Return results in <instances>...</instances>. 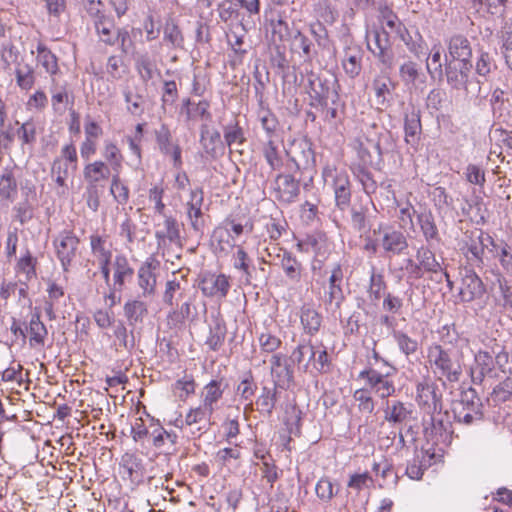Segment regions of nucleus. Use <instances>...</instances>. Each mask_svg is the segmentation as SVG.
Returning a JSON list of instances; mask_svg holds the SVG:
<instances>
[{"label":"nucleus","mask_w":512,"mask_h":512,"mask_svg":"<svg viewBox=\"0 0 512 512\" xmlns=\"http://www.w3.org/2000/svg\"><path fill=\"white\" fill-rule=\"evenodd\" d=\"M362 52L357 49H349L345 52L344 59L342 61L343 69L345 73L351 77H357L362 70Z\"/></svg>","instance_id":"obj_43"},{"label":"nucleus","mask_w":512,"mask_h":512,"mask_svg":"<svg viewBox=\"0 0 512 512\" xmlns=\"http://www.w3.org/2000/svg\"><path fill=\"white\" fill-rule=\"evenodd\" d=\"M405 141L411 146L417 145L421 133L420 111L412 108L405 114L404 121Z\"/></svg>","instance_id":"obj_28"},{"label":"nucleus","mask_w":512,"mask_h":512,"mask_svg":"<svg viewBox=\"0 0 512 512\" xmlns=\"http://www.w3.org/2000/svg\"><path fill=\"white\" fill-rule=\"evenodd\" d=\"M200 144L206 155L213 159L224 153L220 132L211 129L207 124H202L200 127Z\"/></svg>","instance_id":"obj_18"},{"label":"nucleus","mask_w":512,"mask_h":512,"mask_svg":"<svg viewBox=\"0 0 512 512\" xmlns=\"http://www.w3.org/2000/svg\"><path fill=\"white\" fill-rule=\"evenodd\" d=\"M113 267V289L122 291L125 283L127 281H131L134 275V270L124 255H117L115 257Z\"/></svg>","instance_id":"obj_23"},{"label":"nucleus","mask_w":512,"mask_h":512,"mask_svg":"<svg viewBox=\"0 0 512 512\" xmlns=\"http://www.w3.org/2000/svg\"><path fill=\"white\" fill-rule=\"evenodd\" d=\"M496 68L497 66L493 57L488 52L480 51L475 64V71L477 75L488 79Z\"/></svg>","instance_id":"obj_50"},{"label":"nucleus","mask_w":512,"mask_h":512,"mask_svg":"<svg viewBox=\"0 0 512 512\" xmlns=\"http://www.w3.org/2000/svg\"><path fill=\"white\" fill-rule=\"evenodd\" d=\"M418 224L427 243L431 245L432 241H440L439 232L431 211H425L417 216Z\"/></svg>","instance_id":"obj_39"},{"label":"nucleus","mask_w":512,"mask_h":512,"mask_svg":"<svg viewBox=\"0 0 512 512\" xmlns=\"http://www.w3.org/2000/svg\"><path fill=\"white\" fill-rule=\"evenodd\" d=\"M83 176L89 186H96V183L109 178L110 168L103 161H95L84 167Z\"/></svg>","instance_id":"obj_35"},{"label":"nucleus","mask_w":512,"mask_h":512,"mask_svg":"<svg viewBox=\"0 0 512 512\" xmlns=\"http://www.w3.org/2000/svg\"><path fill=\"white\" fill-rule=\"evenodd\" d=\"M103 156L110 164L112 170L115 171V173H119V170L122 167L123 157L120 150L113 142L105 143Z\"/></svg>","instance_id":"obj_63"},{"label":"nucleus","mask_w":512,"mask_h":512,"mask_svg":"<svg viewBox=\"0 0 512 512\" xmlns=\"http://www.w3.org/2000/svg\"><path fill=\"white\" fill-rule=\"evenodd\" d=\"M494 355V366L496 365L503 373H512V357L499 345L492 348Z\"/></svg>","instance_id":"obj_62"},{"label":"nucleus","mask_w":512,"mask_h":512,"mask_svg":"<svg viewBox=\"0 0 512 512\" xmlns=\"http://www.w3.org/2000/svg\"><path fill=\"white\" fill-rule=\"evenodd\" d=\"M443 405L437 407L433 412H427L428 419L423 418L424 433L428 439H433L438 435H442L448 430L449 415L448 412H443Z\"/></svg>","instance_id":"obj_17"},{"label":"nucleus","mask_w":512,"mask_h":512,"mask_svg":"<svg viewBox=\"0 0 512 512\" xmlns=\"http://www.w3.org/2000/svg\"><path fill=\"white\" fill-rule=\"evenodd\" d=\"M37 60L43 66L45 71L51 75L58 72L57 57L43 43L37 45Z\"/></svg>","instance_id":"obj_47"},{"label":"nucleus","mask_w":512,"mask_h":512,"mask_svg":"<svg viewBox=\"0 0 512 512\" xmlns=\"http://www.w3.org/2000/svg\"><path fill=\"white\" fill-rule=\"evenodd\" d=\"M156 266L152 262H145L138 270V285L142 289L144 297L152 296L155 293Z\"/></svg>","instance_id":"obj_30"},{"label":"nucleus","mask_w":512,"mask_h":512,"mask_svg":"<svg viewBox=\"0 0 512 512\" xmlns=\"http://www.w3.org/2000/svg\"><path fill=\"white\" fill-rule=\"evenodd\" d=\"M79 239L71 231H64L54 240L56 253L61 261L64 271L68 270L71 261L75 257Z\"/></svg>","instance_id":"obj_11"},{"label":"nucleus","mask_w":512,"mask_h":512,"mask_svg":"<svg viewBox=\"0 0 512 512\" xmlns=\"http://www.w3.org/2000/svg\"><path fill=\"white\" fill-rule=\"evenodd\" d=\"M498 292L493 296L495 305L512 314V285L504 278H498Z\"/></svg>","instance_id":"obj_40"},{"label":"nucleus","mask_w":512,"mask_h":512,"mask_svg":"<svg viewBox=\"0 0 512 512\" xmlns=\"http://www.w3.org/2000/svg\"><path fill=\"white\" fill-rule=\"evenodd\" d=\"M300 321L305 334L314 336L320 330L322 325V316L313 307L304 305L300 310Z\"/></svg>","instance_id":"obj_27"},{"label":"nucleus","mask_w":512,"mask_h":512,"mask_svg":"<svg viewBox=\"0 0 512 512\" xmlns=\"http://www.w3.org/2000/svg\"><path fill=\"white\" fill-rule=\"evenodd\" d=\"M114 336L119 341V346L131 352L135 347V337L133 330L128 331L122 321H119L114 329Z\"/></svg>","instance_id":"obj_57"},{"label":"nucleus","mask_w":512,"mask_h":512,"mask_svg":"<svg viewBox=\"0 0 512 512\" xmlns=\"http://www.w3.org/2000/svg\"><path fill=\"white\" fill-rule=\"evenodd\" d=\"M461 286L460 297L464 302H471L482 298L486 292V287L481 278L472 269L464 268L460 271Z\"/></svg>","instance_id":"obj_6"},{"label":"nucleus","mask_w":512,"mask_h":512,"mask_svg":"<svg viewBox=\"0 0 512 512\" xmlns=\"http://www.w3.org/2000/svg\"><path fill=\"white\" fill-rule=\"evenodd\" d=\"M389 375L390 372L380 373L373 368H367L359 373V378L366 380L367 384L385 399L396 391L394 383L387 379Z\"/></svg>","instance_id":"obj_10"},{"label":"nucleus","mask_w":512,"mask_h":512,"mask_svg":"<svg viewBox=\"0 0 512 512\" xmlns=\"http://www.w3.org/2000/svg\"><path fill=\"white\" fill-rule=\"evenodd\" d=\"M158 229L155 232L158 249H164L170 243H180V231L178 222L175 218L169 216L165 217L163 225H157Z\"/></svg>","instance_id":"obj_20"},{"label":"nucleus","mask_w":512,"mask_h":512,"mask_svg":"<svg viewBox=\"0 0 512 512\" xmlns=\"http://www.w3.org/2000/svg\"><path fill=\"white\" fill-rule=\"evenodd\" d=\"M215 412V408L201 404L196 408H191L185 416V423L189 426L200 424L198 431L208 430L213 424L211 417Z\"/></svg>","instance_id":"obj_22"},{"label":"nucleus","mask_w":512,"mask_h":512,"mask_svg":"<svg viewBox=\"0 0 512 512\" xmlns=\"http://www.w3.org/2000/svg\"><path fill=\"white\" fill-rule=\"evenodd\" d=\"M189 293L190 290L182 287L180 281L176 278L168 280L165 285L163 302L170 307H174Z\"/></svg>","instance_id":"obj_38"},{"label":"nucleus","mask_w":512,"mask_h":512,"mask_svg":"<svg viewBox=\"0 0 512 512\" xmlns=\"http://www.w3.org/2000/svg\"><path fill=\"white\" fill-rule=\"evenodd\" d=\"M281 267L289 279L295 281L300 280L302 269L301 263L298 262L290 252L284 251L281 259Z\"/></svg>","instance_id":"obj_48"},{"label":"nucleus","mask_w":512,"mask_h":512,"mask_svg":"<svg viewBox=\"0 0 512 512\" xmlns=\"http://www.w3.org/2000/svg\"><path fill=\"white\" fill-rule=\"evenodd\" d=\"M343 280V270L340 264H336L329 278V289L327 292L326 302L329 305H334L336 308H340L342 302L344 301V293L341 287V283Z\"/></svg>","instance_id":"obj_21"},{"label":"nucleus","mask_w":512,"mask_h":512,"mask_svg":"<svg viewBox=\"0 0 512 512\" xmlns=\"http://www.w3.org/2000/svg\"><path fill=\"white\" fill-rule=\"evenodd\" d=\"M163 34L164 41L170 43L172 47H183L184 37L182 35L180 28L173 20H169L166 22Z\"/></svg>","instance_id":"obj_56"},{"label":"nucleus","mask_w":512,"mask_h":512,"mask_svg":"<svg viewBox=\"0 0 512 512\" xmlns=\"http://www.w3.org/2000/svg\"><path fill=\"white\" fill-rule=\"evenodd\" d=\"M467 238L466 248L468 254L466 257L473 265L481 267L484 264V251L488 249L490 245L494 246V240L489 234L481 230L471 231L470 234L467 235Z\"/></svg>","instance_id":"obj_5"},{"label":"nucleus","mask_w":512,"mask_h":512,"mask_svg":"<svg viewBox=\"0 0 512 512\" xmlns=\"http://www.w3.org/2000/svg\"><path fill=\"white\" fill-rule=\"evenodd\" d=\"M40 318V311L38 308H35L27 328V331L30 335L29 344L31 347L45 345V339L48 335V330Z\"/></svg>","instance_id":"obj_24"},{"label":"nucleus","mask_w":512,"mask_h":512,"mask_svg":"<svg viewBox=\"0 0 512 512\" xmlns=\"http://www.w3.org/2000/svg\"><path fill=\"white\" fill-rule=\"evenodd\" d=\"M257 385L251 372L246 373L245 377L240 381L236 388V394L240 396L243 401H249L245 410H253L252 397L255 394Z\"/></svg>","instance_id":"obj_45"},{"label":"nucleus","mask_w":512,"mask_h":512,"mask_svg":"<svg viewBox=\"0 0 512 512\" xmlns=\"http://www.w3.org/2000/svg\"><path fill=\"white\" fill-rule=\"evenodd\" d=\"M368 49L378 60L381 73L384 75H389L395 66V54L392 50V47L374 49L370 44H368Z\"/></svg>","instance_id":"obj_41"},{"label":"nucleus","mask_w":512,"mask_h":512,"mask_svg":"<svg viewBox=\"0 0 512 512\" xmlns=\"http://www.w3.org/2000/svg\"><path fill=\"white\" fill-rule=\"evenodd\" d=\"M16 82L17 85L24 90H29L32 88L35 82L34 70L32 66L26 64L23 68L15 69Z\"/></svg>","instance_id":"obj_64"},{"label":"nucleus","mask_w":512,"mask_h":512,"mask_svg":"<svg viewBox=\"0 0 512 512\" xmlns=\"http://www.w3.org/2000/svg\"><path fill=\"white\" fill-rule=\"evenodd\" d=\"M93 26L101 42L109 46L115 45V24L114 20L110 16L101 21L95 22Z\"/></svg>","instance_id":"obj_44"},{"label":"nucleus","mask_w":512,"mask_h":512,"mask_svg":"<svg viewBox=\"0 0 512 512\" xmlns=\"http://www.w3.org/2000/svg\"><path fill=\"white\" fill-rule=\"evenodd\" d=\"M425 454L423 450L416 452L414 459L408 463L406 474L409 478L415 480L422 478L424 470L430 465V463L424 462Z\"/></svg>","instance_id":"obj_58"},{"label":"nucleus","mask_w":512,"mask_h":512,"mask_svg":"<svg viewBox=\"0 0 512 512\" xmlns=\"http://www.w3.org/2000/svg\"><path fill=\"white\" fill-rule=\"evenodd\" d=\"M394 84L392 83L389 75L378 76L373 80V89L375 91L378 103L381 105H385L387 100V95H390L389 86Z\"/></svg>","instance_id":"obj_59"},{"label":"nucleus","mask_w":512,"mask_h":512,"mask_svg":"<svg viewBox=\"0 0 512 512\" xmlns=\"http://www.w3.org/2000/svg\"><path fill=\"white\" fill-rule=\"evenodd\" d=\"M316 347L312 345L311 340H302L291 354V360L299 367L303 365L304 371H307L309 364L314 358Z\"/></svg>","instance_id":"obj_36"},{"label":"nucleus","mask_w":512,"mask_h":512,"mask_svg":"<svg viewBox=\"0 0 512 512\" xmlns=\"http://www.w3.org/2000/svg\"><path fill=\"white\" fill-rule=\"evenodd\" d=\"M279 387H276V383L273 382V387L263 386L261 388V393L256 400L257 410L265 415L271 416L275 405L278 401V390Z\"/></svg>","instance_id":"obj_32"},{"label":"nucleus","mask_w":512,"mask_h":512,"mask_svg":"<svg viewBox=\"0 0 512 512\" xmlns=\"http://www.w3.org/2000/svg\"><path fill=\"white\" fill-rule=\"evenodd\" d=\"M123 310L129 326H135L137 323H142L145 316L148 314L146 303L140 300L127 301Z\"/></svg>","instance_id":"obj_37"},{"label":"nucleus","mask_w":512,"mask_h":512,"mask_svg":"<svg viewBox=\"0 0 512 512\" xmlns=\"http://www.w3.org/2000/svg\"><path fill=\"white\" fill-rule=\"evenodd\" d=\"M271 373L275 377L276 387L288 389L294 382L293 369L288 364L285 355L274 354L270 359Z\"/></svg>","instance_id":"obj_15"},{"label":"nucleus","mask_w":512,"mask_h":512,"mask_svg":"<svg viewBox=\"0 0 512 512\" xmlns=\"http://www.w3.org/2000/svg\"><path fill=\"white\" fill-rule=\"evenodd\" d=\"M195 297V293H189L182 299V304L176 303L175 307L167 315L170 327H182L186 321L193 322L196 319Z\"/></svg>","instance_id":"obj_7"},{"label":"nucleus","mask_w":512,"mask_h":512,"mask_svg":"<svg viewBox=\"0 0 512 512\" xmlns=\"http://www.w3.org/2000/svg\"><path fill=\"white\" fill-rule=\"evenodd\" d=\"M262 153L272 170H277L282 166V159L279 155L278 147L273 140L268 139L267 142L263 144Z\"/></svg>","instance_id":"obj_60"},{"label":"nucleus","mask_w":512,"mask_h":512,"mask_svg":"<svg viewBox=\"0 0 512 512\" xmlns=\"http://www.w3.org/2000/svg\"><path fill=\"white\" fill-rule=\"evenodd\" d=\"M410 406L398 400L387 402V407L384 410L385 420L394 424L406 421L412 414Z\"/></svg>","instance_id":"obj_33"},{"label":"nucleus","mask_w":512,"mask_h":512,"mask_svg":"<svg viewBox=\"0 0 512 512\" xmlns=\"http://www.w3.org/2000/svg\"><path fill=\"white\" fill-rule=\"evenodd\" d=\"M212 243L217 244V249L221 252H227L235 246L234 238L230 234V230L224 227H217L212 233Z\"/></svg>","instance_id":"obj_53"},{"label":"nucleus","mask_w":512,"mask_h":512,"mask_svg":"<svg viewBox=\"0 0 512 512\" xmlns=\"http://www.w3.org/2000/svg\"><path fill=\"white\" fill-rule=\"evenodd\" d=\"M123 95L127 103V111L133 116H142L144 114V97L138 93H133L129 89L124 90Z\"/></svg>","instance_id":"obj_55"},{"label":"nucleus","mask_w":512,"mask_h":512,"mask_svg":"<svg viewBox=\"0 0 512 512\" xmlns=\"http://www.w3.org/2000/svg\"><path fill=\"white\" fill-rule=\"evenodd\" d=\"M385 289H386V282L384 280V276L380 273H376L375 269L372 268L369 289H368L370 298L373 301H378L382 297Z\"/></svg>","instance_id":"obj_61"},{"label":"nucleus","mask_w":512,"mask_h":512,"mask_svg":"<svg viewBox=\"0 0 512 512\" xmlns=\"http://www.w3.org/2000/svg\"><path fill=\"white\" fill-rule=\"evenodd\" d=\"M178 436L174 432H168L160 427L152 433L153 446L160 452L165 454H172L176 448Z\"/></svg>","instance_id":"obj_29"},{"label":"nucleus","mask_w":512,"mask_h":512,"mask_svg":"<svg viewBox=\"0 0 512 512\" xmlns=\"http://www.w3.org/2000/svg\"><path fill=\"white\" fill-rule=\"evenodd\" d=\"M17 192V181L12 169L6 168L0 177V196L4 199H12Z\"/></svg>","instance_id":"obj_51"},{"label":"nucleus","mask_w":512,"mask_h":512,"mask_svg":"<svg viewBox=\"0 0 512 512\" xmlns=\"http://www.w3.org/2000/svg\"><path fill=\"white\" fill-rule=\"evenodd\" d=\"M291 47L294 52L302 53L305 62H311L316 55L312 41L301 31L296 30L291 38Z\"/></svg>","instance_id":"obj_34"},{"label":"nucleus","mask_w":512,"mask_h":512,"mask_svg":"<svg viewBox=\"0 0 512 512\" xmlns=\"http://www.w3.org/2000/svg\"><path fill=\"white\" fill-rule=\"evenodd\" d=\"M91 251L97 261L111 260L112 252L107 246V241L102 236H90Z\"/></svg>","instance_id":"obj_54"},{"label":"nucleus","mask_w":512,"mask_h":512,"mask_svg":"<svg viewBox=\"0 0 512 512\" xmlns=\"http://www.w3.org/2000/svg\"><path fill=\"white\" fill-rule=\"evenodd\" d=\"M335 202L338 208L344 210L351 199L350 181L346 173H338L333 180Z\"/></svg>","instance_id":"obj_25"},{"label":"nucleus","mask_w":512,"mask_h":512,"mask_svg":"<svg viewBox=\"0 0 512 512\" xmlns=\"http://www.w3.org/2000/svg\"><path fill=\"white\" fill-rule=\"evenodd\" d=\"M428 360L433 373L448 382H458L462 374L459 353L453 349L433 344L428 348Z\"/></svg>","instance_id":"obj_1"},{"label":"nucleus","mask_w":512,"mask_h":512,"mask_svg":"<svg viewBox=\"0 0 512 512\" xmlns=\"http://www.w3.org/2000/svg\"><path fill=\"white\" fill-rule=\"evenodd\" d=\"M484 406L481 398L473 388L463 390L460 399L452 404L454 420L465 426L477 425L483 421Z\"/></svg>","instance_id":"obj_2"},{"label":"nucleus","mask_w":512,"mask_h":512,"mask_svg":"<svg viewBox=\"0 0 512 512\" xmlns=\"http://www.w3.org/2000/svg\"><path fill=\"white\" fill-rule=\"evenodd\" d=\"M415 257L425 273L436 275L442 273V264L438 261L430 246H420L416 251Z\"/></svg>","instance_id":"obj_31"},{"label":"nucleus","mask_w":512,"mask_h":512,"mask_svg":"<svg viewBox=\"0 0 512 512\" xmlns=\"http://www.w3.org/2000/svg\"><path fill=\"white\" fill-rule=\"evenodd\" d=\"M226 325L222 320H216L214 326L210 329V335L206 340V344L213 351L218 350L224 343L226 337Z\"/></svg>","instance_id":"obj_52"},{"label":"nucleus","mask_w":512,"mask_h":512,"mask_svg":"<svg viewBox=\"0 0 512 512\" xmlns=\"http://www.w3.org/2000/svg\"><path fill=\"white\" fill-rule=\"evenodd\" d=\"M275 197L278 201L292 203L300 193L299 181L289 174H279L274 181Z\"/></svg>","instance_id":"obj_14"},{"label":"nucleus","mask_w":512,"mask_h":512,"mask_svg":"<svg viewBox=\"0 0 512 512\" xmlns=\"http://www.w3.org/2000/svg\"><path fill=\"white\" fill-rule=\"evenodd\" d=\"M307 81L312 106L326 107L329 101L334 104L338 100L337 79L334 75L310 72L307 75Z\"/></svg>","instance_id":"obj_4"},{"label":"nucleus","mask_w":512,"mask_h":512,"mask_svg":"<svg viewBox=\"0 0 512 512\" xmlns=\"http://www.w3.org/2000/svg\"><path fill=\"white\" fill-rule=\"evenodd\" d=\"M135 66L141 80L144 83H147L153 79L154 74L157 71L155 62L147 54L140 55L136 59Z\"/></svg>","instance_id":"obj_49"},{"label":"nucleus","mask_w":512,"mask_h":512,"mask_svg":"<svg viewBox=\"0 0 512 512\" xmlns=\"http://www.w3.org/2000/svg\"><path fill=\"white\" fill-rule=\"evenodd\" d=\"M417 402L425 413L433 412L442 404V395L437 393L436 387L428 382L417 384Z\"/></svg>","instance_id":"obj_19"},{"label":"nucleus","mask_w":512,"mask_h":512,"mask_svg":"<svg viewBox=\"0 0 512 512\" xmlns=\"http://www.w3.org/2000/svg\"><path fill=\"white\" fill-rule=\"evenodd\" d=\"M382 234L381 246L384 251L392 255H400L408 248V241L404 233L392 227L373 230V235Z\"/></svg>","instance_id":"obj_9"},{"label":"nucleus","mask_w":512,"mask_h":512,"mask_svg":"<svg viewBox=\"0 0 512 512\" xmlns=\"http://www.w3.org/2000/svg\"><path fill=\"white\" fill-rule=\"evenodd\" d=\"M448 54L445 55L444 60L458 61V62H472V47L467 37L457 34L453 35L447 41Z\"/></svg>","instance_id":"obj_16"},{"label":"nucleus","mask_w":512,"mask_h":512,"mask_svg":"<svg viewBox=\"0 0 512 512\" xmlns=\"http://www.w3.org/2000/svg\"><path fill=\"white\" fill-rule=\"evenodd\" d=\"M199 288L207 297L222 299L227 296L230 283L224 274L205 273L200 280Z\"/></svg>","instance_id":"obj_12"},{"label":"nucleus","mask_w":512,"mask_h":512,"mask_svg":"<svg viewBox=\"0 0 512 512\" xmlns=\"http://www.w3.org/2000/svg\"><path fill=\"white\" fill-rule=\"evenodd\" d=\"M156 143L160 152L164 155L171 156L174 167L180 168L182 165L181 147L173 143L171 132L166 124H162L155 131Z\"/></svg>","instance_id":"obj_13"},{"label":"nucleus","mask_w":512,"mask_h":512,"mask_svg":"<svg viewBox=\"0 0 512 512\" xmlns=\"http://www.w3.org/2000/svg\"><path fill=\"white\" fill-rule=\"evenodd\" d=\"M227 386L228 384L224 382L223 378L211 380L202 390V403L216 410L217 402L222 398Z\"/></svg>","instance_id":"obj_26"},{"label":"nucleus","mask_w":512,"mask_h":512,"mask_svg":"<svg viewBox=\"0 0 512 512\" xmlns=\"http://www.w3.org/2000/svg\"><path fill=\"white\" fill-rule=\"evenodd\" d=\"M272 33L275 37H278L280 41H288L294 35L288 23V15L286 9L280 11L277 15V19L271 20Z\"/></svg>","instance_id":"obj_42"},{"label":"nucleus","mask_w":512,"mask_h":512,"mask_svg":"<svg viewBox=\"0 0 512 512\" xmlns=\"http://www.w3.org/2000/svg\"><path fill=\"white\" fill-rule=\"evenodd\" d=\"M470 376L472 382L477 385L482 384L486 377H496L492 353L486 350H479L475 353Z\"/></svg>","instance_id":"obj_8"},{"label":"nucleus","mask_w":512,"mask_h":512,"mask_svg":"<svg viewBox=\"0 0 512 512\" xmlns=\"http://www.w3.org/2000/svg\"><path fill=\"white\" fill-rule=\"evenodd\" d=\"M392 337L396 342L399 350L405 355L410 356L417 352L419 348L418 341L416 339L411 338L407 333L393 329Z\"/></svg>","instance_id":"obj_46"},{"label":"nucleus","mask_w":512,"mask_h":512,"mask_svg":"<svg viewBox=\"0 0 512 512\" xmlns=\"http://www.w3.org/2000/svg\"><path fill=\"white\" fill-rule=\"evenodd\" d=\"M472 62H458L444 60V77L447 84L455 90H464L467 94L478 93L481 89L480 82H473Z\"/></svg>","instance_id":"obj_3"}]
</instances>
